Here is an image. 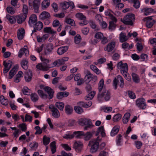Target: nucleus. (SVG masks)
<instances>
[{"label":"nucleus","mask_w":156,"mask_h":156,"mask_svg":"<svg viewBox=\"0 0 156 156\" xmlns=\"http://www.w3.org/2000/svg\"><path fill=\"white\" fill-rule=\"evenodd\" d=\"M28 12V9L27 6L26 5H23V13L22 14H25L26 16H27Z\"/></svg>","instance_id":"8fccbe9b"},{"label":"nucleus","mask_w":156,"mask_h":156,"mask_svg":"<svg viewBox=\"0 0 156 156\" xmlns=\"http://www.w3.org/2000/svg\"><path fill=\"white\" fill-rule=\"evenodd\" d=\"M83 144L80 142H75L73 145V148L76 152H79L82 150Z\"/></svg>","instance_id":"f3484780"},{"label":"nucleus","mask_w":156,"mask_h":156,"mask_svg":"<svg viewBox=\"0 0 156 156\" xmlns=\"http://www.w3.org/2000/svg\"><path fill=\"white\" fill-rule=\"evenodd\" d=\"M19 127L20 128L22 131H25L27 130V125L25 123H23L19 125Z\"/></svg>","instance_id":"338daca9"},{"label":"nucleus","mask_w":156,"mask_h":156,"mask_svg":"<svg viewBox=\"0 0 156 156\" xmlns=\"http://www.w3.org/2000/svg\"><path fill=\"white\" fill-rule=\"evenodd\" d=\"M32 117L30 115L26 114L25 115V122L29 121L30 122H31L32 121Z\"/></svg>","instance_id":"bf43d9fd"},{"label":"nucleus","mask_w":156,"mask_h":156,"mask_svg":"<svg viewBox=\"0 0 156 156\" xmlns=\"http://www.w3.org/2000/svg\"><path fill=\"white\" fill-rule=\"evenodd\" d=\"M74 109L76 112L79 114H80L83 112V109L80 106H75Z\"/></svg>","instance_id":"c03bdc74"},{"label":"nucleus","mask_w":156,"mask_h":156,"mask_svg":"<svg viewBox=\"0 0 156 156\" xmlns=\"http://www.w3.org/2000/svg\"><path fill=\"white\" fill-rule=\"evenodd\" d=\"M46 62H42L39 63L36 66V68L43 71L48 70L50 68V65Z\"/></svg>","instance_id":"9b49d317"},{"label":"nucleus","mask_w":156,"mask_h":156,"mask_svg":"<svg viewBox=\"0 0 156 156\" xmlns=\"http://www.w3.org/2000/svg\"><path fill=\"white\" fill-rule=\"evenodd\" d=\"M145 100L143 98H140L137 99L136 101V105L140 109H145L147 107Z\"/></svg>","instance_id":"9d476101"},{"label":"nucleus","mask_w":156,"mask_h":156,"mask_svg":"<svg viewBox=\"0 0 156 156\" xmlns=\"http://www.w3.org/2000/svg\"><path fill=\"white\" fill-rule=\"evenodd\" d=\"M89 31V29L88 27H85L84 28L82 29V33L85 35H87L88 34Z\"/></svg>","instance_id":"4d7b16f0"},{"label":"nucleus","mask_w":156,"mask_h":156,"mask_svg":"<svg viewBox=\"0 0 156 156\" xmlns=\"http://www.w3.org/2000/svg\"><path fill=\"white\" fill-rule=\"evenodd\" d=\"M23 76V73L22 71H20L18 72L16 75V77L14 78V81L16 83H18L20 80V78L22 77Z\"/></svg>","instance_id":"cd10ccee"},{"label":"nucleus","mask_w":156,"mask_h":156,"mask_svg":"<svg viewBox=\"0 0 156 156\" xmlns=\"http://www.w3.org/2000/svg\"><path fill=\"white\" fill-rule=\"evenodd\" d=\"M132 76L133 80L134 82L138 83L140 82V78L137 74L133 73H132Z\"/></svg>","instance_id":"c9c22d12"},{"label":"nucleus","mask_w":156,"mask_h":156,"mask_svg":"<svg viewBox=\"0 0 156 156\" xmlns=\"http://www.w3.org/2000/svg\"><path fill=\"white\" fill-rule=\"evenodd\" d=\"M32 77V72L29 70L25 73L24 78L26 82H29L31 81Z\"/></svg>","instance_id":"6ab92c4d"},{"label":"nucleus","mask_w":156,"mask_h":156,"mask_svg":"<svg viewBox=\"0 0 156 156\" xmlns=\"http://www.w3.org/2000/svg\"><path fill=\"white\" fill-rule=\"evenodd\" d=\"M27 18V16L24 14H21L16 17V19L17 23L21 24L23 23Z\"/></svg>","instance_id":"aec40b11"},{"label":"nucleus","mask_w":156,"mask_h":156,"mask_svg":"<svg viewBox=\"0 0 156 156\" xmlns=\"http://www.w3.org/2000/svg\"><path fill=\"white\" fill-rule=\"evenodd\" d=\"M136 48L137 50L139 51L142 50L143 48L142 44L139 42H138L136 44Z\"/></svg>","instance_id":"774afa93"},{"label":"nucleus","mask_w":156,"mask_h":156,"mask_svg":"<svg viewBox=\"0 0 156 156\" xmlns=\"http://www.w3.org/2000/svg\"><path fill=\"white\" fill-rule=\"evenodd\" d=\"M135 19V15L133 14L129 13L124 16L123 19H121V21L125 24L132 26Z\"/></svg>","instance_id":"7ed1b4c3"},{"label":"nucleus","mask_w":156,"mask_h":156,"mask_svg":"<svg viewBox=\"0 0 156 156\" xmlns=\"http://www.w3.org/2000/svg\"><path fill=\"white\" fill-rule=\"evenodd\" d=\"M75 134L74 133L71 135L66 134L63 136V137L66 139H72L73 138Z\"/></svg>","instance_id":"6e6d98bb"},{"label":"nucleus","mask_w":156,"mask_h":156,"mask_svg":"<svg viewBox=\"0 0 156 156\" xmlns=\"http://www.w3.org/2000/svg\"><path fill=\"white\" fill-rule=\"evenodd\" d=\"M142 12H144V15L147 16L149 15L150 13L154 12L153 9L151 8H144L141 10Z\"/></svg>","instance_id":"b1692460"},{"label":"nucleus","mask_w":156,"mask_h":156,"mask_svg":"<svg viewBox=\"0 0 156 156\" xmlns=\"http://www.w3.org/2000/svg\"><path fill=\"white\" fill-rule=\"evenodd\" d=\"M65 16V14L63 12L55 14L54 15V16L58 18H63Z\"/></svg>","instance_id":"052dcab7"},{"label":"nucleus","mask_w":156,"mask_h":156,"mask_svg":"<svg viewBox=\"0 0 156 156\" xmlns=\"http://www.w3.org/2000/svg\"><path fill=\"white\" fill-rule=\"evenodd\" d=\"M115 46V43L114 42H112L109 43L107 46L104 48L105 51H107L108 52L111 51L114 48Z\"/></svg>","instance_id":"4be33fe9"},{"label":"nucleus","mask_w":156,"mask_h":156,"mask_svg":"<svg viewBox=\"0 0 156 156\" xmlns=\"http://www.w3.org/2000/svg\"><path fill=\"white\" fill-rule=\"evenodd\" d=\"M130 114L129 113H126L122 118V122L124 124H126L129 121Z\"/></svg>","instance_id":"7c9ffc66"},{"label":"nucleus","mask_w":156,"mask_h":156,"mask_svg":"<svg viewBox=\"0 0 156 156\" xmlns=\"http://www.w3.org/2000/svg\"><path fill=\"white\" fill-rule=\"evenodd\" d=\"M44 32L50 33L51 34H54L55 32V31L52 30L50 27H46L44 28Z\"/></svg>","instance_id":"37998d69"},{"label":"nucleus","mask_w":156,"mask_h":156,"mask_svg":"<svg viewBox=\"0 0 156 156\" xmlns=\"http://www.w3.org/2000/svg\"><path fill=\"white\" fill-rule=\"evenodd\" d=\"M6 10L8 13L11 14H13L15 12L14 9L12 7H8L6 8Z\"/></svg>","instance_id":"864d4df0"},{"label":"nucleus","mask_w":156,"mask_h":156,"mask_svg":"<svg viewBox=\"0 0 156 156\" xmlns=\"http://www.w3.org/2000/svg\"><path fill=\"white\" fill-rule=\"evenodd\" d=\"M65 113L67 115H69L72 113L73 109L72 107L69 105H67L65 107Z\"/></svg>","instance_id":"a878e982"},{"label":"nucleus","mask_w":156,"mask_h":156,"mask_svg":"<svg viewBox=\"0 0 156 156\" xmlns=\"http://www.w3.org/2000/svg\"><path fill=\"white\" fill-rule=\"evenodd\" d=\"M28 52V51L27 50V48H22L20 50L19 52L18 56L19 58H21L24 53H25L26 55L27 56Z\"/></svg>","instance_id":"c756f323"},{"label":"nucleus","mask_w":156,"mask_h":156,"mask_svg":"<svg viewBox=\"0 0 156 156\" xmlns=\"http://www.w3.org/2000/svg\"><path fill=\"white\" fill-rule=\"evenodd\" d=\"M119 130V127L118 126H115L112 129L111 132V135L113 136L116 135Z\"/></svg>","instance_id":"f704fd0d"},{"label":"nucleus","mask_w":156,"mask_h":156,"mask_svg":"<svg viewBox=\"0 0 156 156\" xmlns=\"http://www.w3.org/2000/svg\"><path fill=\"white\" fill-rule=\"evenodd\" d=\"M92 75V74L90 72H88L86 74L85 77V82L86 83H89L91 81Z\"/></svg>","instance_id":"ea45409f"},{"label":"nucleus","mask_w":156,"mask_h":156,"mask_svg":"<svg viewBox=\"0 0 156 156\" xmlns=\"http://www.w3.org/2000/svg\"><path fill=\"white\" fill-rule=\"evenodd\" d=\"M25 33V30L23 28H21L20 30H18L17 33L18 39L20 40L22 39Z\"/></svg>","instance_id":"c85d7f7f"},{"label":"nucleus","mask_w":156,"mask_h":156,"mask_svg":"<svg viewBox=\"0 0 156 156\" xmlns=\"http://www.w3.org/2000/svg\"><path fill=\"white\" fill-rule=\"evenodd\" d=\"M146 27L148 28H151L154 24L156 23V21L154 20H153L152 21L147 20L146 21Z\"/></svg>","instance_id":"79ce46f5"},{"label":"nucleus","mask_w":156,"mask_h":156,"mask_svg":"<svg viewBox=\"0 0 156 156\" xmlns=\"http://www.w3.org/2000/svg\"><path fill=\"white\" fill-rule=\"evenodd\" d=\"M50 0H44L41 3V6L44 8H47L50 5Z\"/></svg>","instance_id":"58836bf2"},{"label":"nucleus","mask_w":156,"mask_h":156,"mask_svg":"<svg viewBox=\"0 0 156 156\" xmlns=\"http://www.w3.org/2000/svg\"><path fill=\"white\" fill-rule=\"evenodd\" d=\"M74 133L75 134L76 138H80L83 136L86 140H89L92 136V134L90 132H87L86 134H84L83 132L78 131L74 132Z\"/></svg>","instance_id":"6e6552de"},{"label":"nucleus","mask_w":156,"mask_h":156,"mask_svg":"<svg viewBox=\"0 0 156 156\" xmlns=\"http://www.w3.org/2000/svg\"><path fill=\"white\" fill-rule=\"evenodd\" d=\"M103 37V34L100 32L96 33L95 35V37L98 39H101L102 37Z\"/></svg>","instance_id":"e2e57ef3"},{"label":"nucleus","mask_w":156,"mask_h":156,"mask_svg":"<svg viewBox=\"0 0 156 156\" xmlns=\"http://www.w3.org/2000/svg\"><path fill=\"white\" fill-rule=\"evenodd\" d=\"M44 90L48 93V95L44 94L41 90H39L37 91L38 94L41 98L44 99L48 98L50 99L53 98L54 91L50 87H46L44 88Z\"/></svg>","instance_id":"f03ea898"},{"label":"nucleus","mask_w":156,"mask_h":156,"mask_svg":"<svg viewBox=\"0 0 156 156\" xmlns=\"http://www.w3.org/2000/svg\"><path fill=\"white\" fill-rule=\"evenodd\" d=\"M3 65L4 66L3 69V73L5 74L9 71L12 66L10 64L7 63V62L5 60L3 61Z\"/></svg>","instance_id":"393cba45"},{"label":"nucleus","mask_w":156,"mask_h":156,"mask_svg":"<svg viewBox=\"0 0 156 156\" xmlns=\"http://www.w3.org/2000/svg\"><path fill=\"white\" fill-rule=\"evenodd\" d=\"M6 17L9 20L11 23H13V18L12 16L10 15L9 14H7L6 15Z\"/></svg>","instance_id":"680f3d73"},{"label":"nucleus","mask_w":156,"mask_h":156,"mask_svg":"<svg viewBox=\"0 0 156 156\" xmlns=\"http://www.w3.org/2000/svg\"><path fill=\"white\" fill-rule=\"evenodd\" d=\"M51 6L53 8L55 12H57L58 8V5L56 3H53L51 5Z\"/></svg>","instance_id":"0e129e2a"},{"label":"nucleus","mask_w":156,"mask_h":156,"mask_svg":"<svg viewBox=\"0 0 156 156\" xmlns=\"http://www.w3.org/2000/svg\"><path fill=\"white\" fill-rule=\"evenodd\" d=\"M128 38V37L126 36L125 33L122 32L120 33L119 35V39L121 42H123L126 41Z\"/></svg>","instance_id":"2f4dec72"},{"label":"nucleus","mask_w":156,"mask_h":156,"mask_svg":"<svg viewBox=\"0 0 156 156\" xmlns=\"http://www.w3.org/2000/svg\"><path fill=\"white\" fill-rule=\"evenodd\" d=\"M55 105L61 111H63L64 107V103L62 102H56Z\"/></svg>","instance_id":"e433bc0d"},{"label":"nucleus","mask_w":156,"mask_h":156,"mask_svg":"<svg viewBox=\"0 0 156 156\" xmlns=\"http://www.w3.org/2000/svg\"><path fill=\"white\" fill-rule=\"evenodd\" d=\"M34 129L36 130V132L35 133V134H40L42 133V129L38 126H35Z\"/></svg>","instance_id":"3c124183"},{"label":"nucleus","mask_w":156,"mask_h":156,"mask_svg":"<svg viewBox=\"0 0 156 156\" xmlns=\"http://www.w3.org/2000/svg\"><path fill=\"white\" fill-rule=\"evenodd\" d=\"M53 47V44L51 43L46 44L44 49V54L46 55L49 54L51 52Z\"/></svg>","instance_id":"ddd939ff"},{"label":"nucleus","mask_w":156,"mask_h":156,"mask_svg":"<svg viewBox=\"0 0 156 156\" xmlns=\"http://www.w3.org/2000/svg\"><path fill=\"white\" fill-rule=\"evenodd\" d=\"M121 115L120 114H117L114 116L113 121L114 122L118 121L121 119Z\"/></svg>","instance_id":"603ef678"},{"label":"nucleus","mask_w":156,"mask_h":156,"mask_svg":"<svg viewBox=\"0 0 156 156\" xmlns=\"http://www.w3.org/2000/svg\"><path fill=\"white\" fill-rule=\"evenodd\" d=\"M133 3V6L136 9H138L140 7V3L138 0H131Z\"/></svg>","instance_id":"a18cd8bd"},{"label":"nucleus","mask_w":156,"mask_h":156,"mask_svg":"<svg viewBox=\"0 0 156 156\" xmlns=\"http://www.w3.org/2000/svg\"><path fill=\"white\" fill-rule=\"evenodd\" d=\"M116 27V25L115 24L114 22L111 21L109 22V29L111 30L114 29Z\"/></svg>","instance_id":"5fc2aeb1"},{"label":"nucleus","mask_w":156,"mask_h":156,"mask_svg":"<svg viewBox=\"0 0 156 156\" xmlns=\"http://www.w3.org/2000/svg\"><path fill=\"white\" fill-rule=\"evenodd\" d=\"M128 95L129 97L131 99H134L136 98L135 94L131 91H129Z\"/></svg>","instance_id":"69168bd1"},{"label":"nucleus","mask_w":156,"mask_h":156,"mask_svg":"<svg viewBox=\"0 0 156 156\" xmlns=\"http://www.w3.org/2000/svg\"><path fill=\"white\" fill-rule=\"evenodd\" d=\"M104 80L101 79L98 85V91L97 95L98 100L101 101L104 99L105 101H109L111 97V94L108 90L103 88Z\"/></svg>","instance_id":"f257e3e1"},{"label":"nucleus","mask_w":156,"mask_h":156,"mask_svg":"<svg viewBox=\"0 0 156 156\" xmlns=\"http://www.w3.org/2000/svg\"><path fill=\"white\" fill-rule=\"evenodd\" d=\"M65 21L66 23L71 25L72 26H75V23L74 20L71 19H68L66 18V20Z\"/></svg>","instance_id":"49530a36"},{"label":"nucleus","mask_w":156,"mask_h":156,"mask_svg":"<svg viewBox=\"0 0 156 156\" xmlns=\"http://www.w3.org/2000/svg\"><path fill=\"white\" fill-rule=\"evenodd\" d=\"M30 98L32 101L34 102L37 101L39 98L38 96L35 93H32L30 95Z\"/></svg>","instance_id":"a19ab883"},{"label":"nucleus","mask_w":156,"mask_h":156,"mask_svg":"<svg viewBox=\"0 0 156 156\" xmlns=\"http://www.w3.org/2000/svg\"><path fill=\"white\" fill-rule=\"evenodd\" d=\"M101 141V139L98 137L96 140H91L90 142V144L91 145L90 151L91 153L96 152L99 148V142Z\"/></svg>","instance_id":"0eeeda50"},{"label":"nucleus","mask_w":156,"mask_h":156,"mask_svg":"<svg viewBox=\"0 0 156 156\" xmlns=\"http://www.w3.org/2000/svg\"><path fill=\"white\" fill-rule=\"evenodd\" d=\"M78 122L80 125L82 126L87 125L84 128V130H87L88 128H90L94 126V125L92 124L91 120L89 119L86 118L79 119Z\"/></svg>","instance_id":"20e7f679"},{"label":"nucleus","mask_w":156,"mask_h":156,"mask_svg":"<svg viewBox=\"0 0 156 156\" xmlns=\"http://www.w3.org/2000/svg\"><path fill=\"white\" fill-rule=\"evenodd\" d=\"M95 91H93L91 92L85 97V99L88 101L91 100L94 97L95 95Z\"/></svg>","instance_id":"473e14b6"},{"label":"nucleus","mask_w":156,"mask_h":156,"mask_svg":"<svg viewBox=\"0 0 156 156\" xmlns=\"http://www.w3.org/2000/svg\"><path fill=\"white\" fill-rule=\"evenodd\" d=\"M72 2H64L63 3H61L60 5L62 8V10H65L67 9L71 5H72Z\"/></svg>","instance_id":"bb28decb"},{"label":"nucleus","mask_w":156,"mask_h":156,"mask_svg":"<svg viewBox=\"0 0 156 156\" xmlns=\"http://www.w3.org/2000/svg\"><path fill=\"white\" fill-rule=\"evenodd\" d=\"M49 108L52 112V115L53 116L56 118L59 117L60 115V113L58 109L55 108L54 106L51 105L49 106Z\"/></svg>","instance_id":"4468645a"},{"label":"nucleus","mask_w":156,"mask_h":156,"mask_svg":"<svg viewBox=\"0 0 156 156\" xmlns=\"http://www.w3.org/2000/svg\"><path fill=\"white\" fill-rule=\"evenodd\" d=\"M18 66H15L10 71L9 73V78L12 79L17 73L18 70Z\"/></svg>","instance_id":"a211bd4d"},{"label":"nucleus","mask_w":156,"mask_h":156,"mask_svg":"<svg viewBox=\"0 0 156 156\" xmlns=\"http://www.w3.org/2000/svg\"><path fill=\"white\" fill-rule=\"evenodd\" d=\"M40 0H28L29 7H33L35 13L39 12V8L40 5Z\"/></svg>","instance_id":"423d86ee"},{"label":"nucleus","mask_w":156,"mask_h":156,"mask_svg":"<svg viewBox=\"0 0 156 156\" xmlns=\"http://www.w3.org/2000/svg\"><path fill=\"white\" fill-rule=\"evenodd\" d=\"M68 49V46L60 47L58 48L57 52L58 55H61L67 51Z\"/></svg>","instance_id":"412c9836"},{"label":"nucleus","mask_w":156,"mask_h":156,"mask_svg":"<svg viewBox=\"0 0 156 156\" xmlns=\"http://www.w3.org/2000/svg\"><path fill=\"white\" fill-rule=\"evenodd\" d=\"M113 83V86L115 90L117 89L118 83L119 86L121 88L123 87L124 85L123 79L120 75H118L117 76V78L116 77L114 78Z\"/></svg>","instance_id":"39448f33"},{"label":"nucleus","mask_w":156,"mask_h":156,"mask_svg":"<svg viewBox=\"0 0 156 156\" xmlns=\"http://www.w3.org/2000/svg\"><path fill=\"white\" fill-rule=\"evenodd\" d=\"M118 69L120 70L122 74L127 73L128 70V66L126 63H123L122 61H120L117 65Z\"/></svg>","instance_id":"1a4fd4ad"},{"label":"nucleus","mask_w":156,"mask_h":156,"mask_svg":"<svg viewBox=\"0 0 156 156\" xmlns=\"http://www.w3.org/2000/svg\"><path fill=\"white\" fill-rule=\"evenodd\" d=\"M76 17L78 19L81 20H86V17L83 14L80 12L77 13L76 14Z\"/></svg>","instance_id":"72a5a7b5"},{"label":"nucleus","mask_w":156,"mask_h":156,"mask_svg":"<svg viewBox=\"0 0 156 156\" xmlns=\"http://www.w3.org/2000/svg\"><path fill=\"white\" fill-rule=\"evenodd\" d=\"M39 17L41 20H44L46 19H50L51 16L49 12L43 11L40 15Z\"/></svg>","instance_id":"dca6fc26"},{"label":"nucleus","mask_w":156,"mask_h":156,"mask_svg":"<svg viewBox=\"0 0 156 156\" xmlns=\"http://www.w3.org/2000/svg\"><path fill=\"white\" fill-rule=\"evenodd\" d=\"M81 37L80 35L77 34L74 37V41L76 44H78L81 41Z\"/></svg>","instance_id":"de8ad7c7"},{"label":"nucleus","mask_w":156,"mask_h":156,"mask_svg":"<svg viewBox=\"0 0 156 156\" xmlns=\"http://www.w3.org/2000/svg\"><path fill=\"white\" fill-rule=\"evenodd\" d=\"M69 94V93L67 92H60L57 94L56 97L58 99H60L64 97H67Z\"/></svg>","instance_id":"5701e85b"},{"label":"nucleus","mask_w":156,"mask_h":156,"mask_svg":"<svg viewBox=\"0 0 156 156\" xmlns=\"http://www.w3.org/2000/svg\"><path fill=\"white\" fill-rule=\"evenodd\" d=\"M43 140V144L45 145H47L50 142V138L44 136Z\"/></svg>","instance_id":"09e8293b"},{"label":"nucleus","mask_w":156,"mask_h":156,"mask_svg":"<svg viewBox=\"0 0 156 156\" xmlns=\"http://www.w3.org/2000/svg\"><path fill=\"white\" fill-rule=\"evenodd\" d=\"M21 66L22 68L26 70L28 68V61L24 59L21 62Z\"/></svg>","instance_id":"4c0bfd02"},{"label":"nucleus","mask_w":156,"mask_h":156,"mask_svg":"<svg viewBox=\"0 0 156 156\" xmlns=\"http://www.w3.org/2000/svg\"><path fill=\"white\" fill-rule=\"evenodd\" d=\"M99 129L100 130L101 134L102 137H104L105 136V130L104 129V126H101L99 127Z\"/></svg>","instance_id":"13d9d810"},{"label":"nucleus","mask_w":156,"mask_h":156,"mask_svg":"<svg viewBox=\"0 0 156 156\" xmlns=\"http://www.w3.org/2000/svg\"><path fill=\"white\" fill-rule=\"evenodd\" d=\"M34 29L32 30V33L31 34V35H32L34 33L36 32L37 31H40L41 30L43 27V24L41 21L36 22L33 26Z\"/></svg>","instance_id":"f8f14e48"},{"label":"nucleus","mask_w":156,"mask_h":156,"mask_svg":"<svg viewBox=\"0 0 156 156\" xmlns=\"http://www.w3.org/2000/svg\"><path fill=\"white\" fill-rule=\"evenodd\" d=\"M37 17L35 14H32L30 15L29 18L28 23L30 26H33L37 22Z\"/></svg>","instance_id":"2eb2a0df"}]
</instances>
